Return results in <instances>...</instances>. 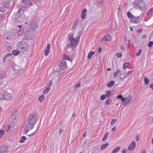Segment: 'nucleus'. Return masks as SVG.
I'll return each instance as SVG.
<instances>
[{"label":"nucleus","instance_id":"nucleus-1","mask_svg":"<svg viewBox=\"0 0 153 153\" xmlns=\"http://www.w3.org/2000/svg\"><path fill=\"white\" fill-rule=\"evenodd\" d=\"M146 4L144 2L141 0H136L133 2V7L136 9L141 10L144 9Z\"/></svg>","mask_w":153,"mask_h":153},{"label":"nucleus","instance_id":"nucleus-2","mask_svg":"<svg viewBox=\"0 0 153 153\" xmlns=\"http://www.w3.org/2000/svg\"><path fill=\"white\" fill-rule=\"evenodd\" d=\"M36 117L34 114H29L27 118V123L35 125L36 123Z\"/></svg>","mask_w":153,"mask_h":153},{"label":"nucleus","instance_id":"nucleus-3","mask_svg":"<svg viewBox=\"0 0 153 153\" xmlns=\"http://www.w3.org/2000/svg\"><path fill=\"white\" fill-rule=\"evenodd\" d=\"M69 41L71 43L70 46L71 45L75 46L77 45L78 43V40L77 38H74L73 36H71L68 38Z\"/></svg>","mask_w":153,"mask_h":153},{"label":"nucleus","instance_id":"nucleus-4","mask_svg":"<svg viewBox=\"0 0 153 153\" xmlns=\"http://www.w3.org/2000/svg\"><path fill=\"white\" fill-rule=\"evenodd\" d=\"M31 4V0H22L21 5L23 8H26L30 7Z\"/></svg>","mask_w":153,"mask_h":153},{"label":"nucleus","instance_id":"nucleus-5","mask_svg":"<svg viewBox=\"0 0 153 153\" xmlns=\"http://www.w3.org/2000/svg\"><path fill=\"white\" fill-rule=\"evenodd\" d=\"M35 124L28 123L26 125L24 128V132L25 134H27V133L30 130L32 129L34 127Z\"/></svg>","mask_w":153,"mask_h":153},{"label":"nucleus","instance_id":"nucleus-6","mask_svg":"<svg viewBox=\"0 0 153 153\" xmlns=\"http://www.w3.org/2000/svg\"><path fill=\"white\" fill-rule=\"evenodd\" d=\"M59 68L65 69L67 67V64L66 61L64 59H62L59 65Z\"/></svg>","mask_w":153,"mask_h":153},{"label":"nucleus","instance_id":"nucleus-7","mask_svg":"<svg viewBox=\"0 0 153 153\" xmlns=\"http://www.w3.org/2000/svg\"><path fill=\"white\" fill-rule=\"evenodd\" d=\"M136 146V143L133 141L131 142V144L129 145L128 147V149L129 151H131L133 150Z\"/></svg>","mask_w":153,"mask_h":153},{"label":"nucleus","instance_id":"nucleus-8","mask_svg":"<svg viewBox=\"0 0 153 153\" xmlns=\"http://www.w3.org/2000/svg\"><path fill=\"white\" fill-rule=\"evenodd\" d=\"M140 21V17L139 16L137 17H133L131 19L130 21L131 23H138Z\"/></svg>","mask_w":153,"mask_h":153},{"label":"nucleus","instance_id":"nucleus-9","mask_svg":"<svg viewBox=\"0 0 153 153\" xmlns=\"http://www.w3.org/2000/svg\"><path fill=\"white\" fill-rule=\"evenodd\" d=\"M20 49L22 52H26L27 51L29 48V47L27 45H25L24 46H21Z\"/></svg>","mask_w":153,"mask_h":153},{"label":"nucleus","instance_id":"nucleus-10","mask_svg":"<svg viewBox=\"0 0 153 153\" xmlns=\"http://www.w3.org/2000/svg\"><path fill=\"white\" fill-rule=\"evenodd\" d=\"M50 48V45L49 44H48L45 50V56H47L48 55L49 52Z\"/></svg>","mask_w":153,"mask_h":153},{"label":"nucleus","instance_id":"nucleus-11","mask_svg":"<svg viewBox=\"0 0 153 153\" xmlns=\"http://www.w3.org/2000/svg\"><path fill=\"white\" fill-rule=\"evenodd\" d=\"M124 102H126V103H128L132 100V97L131 95H128L127 97L124 98Z\"/></svg>","mask_w":153,"mask_h":153},{"label":"nucleus","instance_id":"nucleus-12","mask_svg":"<svg viewBox=\"0 0 153 153\" xmlns=\"http://www.w3.org/2000/svg\"><path fill=\"white\" fill-rule=\"evenodd\" d=\"M4 99L5 100H9L11 98V95L10 94L7 92H5L4 94Z\"/></svg>","mask_w":153,"mask_h":153},{"label":"nucleus","instance_id":"nucleus-13","mask_svg":"<svg viewBox=\"0 0 153 153\" xmlns=\"http://www.w3.org/2000/svg\"><path fill=\"white\" fill-rule=\"evenodd\" d=\"M0 153H7V148L4 147H0Z\"/></svg>","mask_w":153,"mask_h":153},{"label":"nucleus","instance_id":"nucleus-14","mask_svg":"<svg viewBox=\"0 0 153 153\" xmlns=\"http://www.w3.org/2000/svg\"><path fill=\"white\" fill-rule=\"evenodd\" d=\"M86 9H83L82 11L81 15V17L82 19H84L85 18L86 16L85 13L86 12Z\"/></svg>","mask_w":153,"mask_h":153},{"label":"nucleus","instance_id":"nucleus-15","mask_svg":"<svg viewBox=\"0 0 153 153\" xmlns=\"http://www.w3.org/2000/svg\"><path fill=\"white\" fill-rule=\"evenodd\" d=\"M111 38L110 35H105L102 39L103 41H109Z\"/></svg>","mask_w":153,"mask_h":153},{"label":"nucleus","instance_id":"nucleus-16","mask_svg":"<svg viewBox=\"0 0 153 153\" xmlns=\"http://www.w3.org/2000/svg\"><path fill=\"white\" fill-rule=\"evenodd\" d=\"M30 27L33 28H36L38 27V25L36 22H31L30 24Z\"/></svg>","mask_w":153,"mask_h":153},{"label":"nucleus","instance_id":"nucleus-17","mask_svg":"<svg viewBox=\"0 0 153 153\" xmlns=\"http://www.w3.org/2000/svg\"><path fill=\"white\" fill-rule=\"evenodd\" d=\"M128 76V75L125 74L124 75L122 74H119L118 77L119 78L121 79H124L125 78L127 77Z\"/></svg>","mask_w":153,"mask_h":153},{"label":"nucleus","instance_id":"nucleus-18","mask_svg":"<svg viewBox=\"0 0 153 153\" xmlns=\"http://www.w3.org/2000/svg\"><path fill=\"white\" fill-rule=\"evenodd\" d=\"M18 20L19 22L24 21V17L23 15H22L19 16L18 19Z\"/></svg>","mask_w":153,"mask_h":153},{"label":"nucleus","instance_id":"nucleus-19","mask_svg":"<svg viewBox=\"0 0 153 153\" xmlns=\"http://www.w3.org/2000/svg\"><path fill=\"white\" fill-rule=\"evenodd\" d=\"M114 82L113 81H111L107 85V86L108 87H111L114 85Z\"/></svg>","mask_w":153,"mask_h":153},{"label":"nucleus","instance_id":"nucleus-20","mask_svg":"<svg viewBox=\"0 0 153 153\" xmlns=\"http://www.w3.org/2000/svg\"><path fill=\"white\" fill-rule=\"evenodd\" d=\"M44 99V95H42L39 97L38 100L40 102H42Z\"/></svg>","mask_w":153,"mask_h":153},{"label":"nucleus","instance_id":"nucleus-21","mask_svg":"<svg viewBox=\"0 0 153 153\" xmlns=\"http://www.w3.org/2000/svg\"><path fill=\"white\" fill-rule=\"evenodd\" d=\"M120 73V71L119 69H118L116 72H114V76L115 78H116L118 75Z\"/></svg>","mask_w":153,"mask_h":153},{"label":"nucleus","instance_id":"nucleus-22","mask_svg":"<svg viewBox=\"0 0 153 153\" xmlns=\"http://www.w3.org/2000/svg\"><path fill=\"white\" fill-rule=\"evenodd\" d=\"M120 148L119 146H117L115 148L113 151H112V153H115L117 152H118L120 150Z\"/></svg>","mask_w":153,"mask_h":153},{"label":"nucleus","instance_id":"nucleus-23","mask_svg":"<svg viewBox=\"0 0 153 153\" xmlns=\"http://www.w3.org/2000/svg\"><path fill=\"white\" fill-rule=\"evenodd\" d=\"M117 97L118 99H121L122 102L123 103H124V98H123L122 97V96L120 94L118 95L117 96Z\"/></svg>","mask_w":153,"mask_h":153},{"label":"nucleus","instance_id":"nucleus-24","mask_svg":"<svg viewBox=\"0 0 153 153\" xmlns=\"http://www.w3.org/2000/svg\"><path fill=\"white\" fill-rule=\"evenodd\" d=\"M63 59H64L65 61L66 60H67L69 61H71L70 57L66 55L65 54L63 55Z\"/></svg>","mask_w":153,"mask_h":153},{"label":"nucleus","instance_id":"nucleus-25","mask_svg":"<svg viewBox=\"0 0 153 153\" xmlns=\"http://www.w3.org/2000/svg\"><path fill=\"white\" fill-rule=\"evenodd\" d=\"M26 138H27L25 136H22L21 138V140L19 141V143H21L24 142Z\"/></svg>","mask_w":153,"mask_h":153},{"label":"nucleus","instance_id":"nucleus-26","mask_svg":"<svg viewBox=\"0 0 153 153\" xmlns=\"http://www.w3.org/2000/svg\"><path fill=\"white\" fill-rule=\"evenodd\" d=\"M19 53V51L14 50L12 51V54L14 56H15L18 54Z\"/></svg>","mask_w":153,"mask_h":153},{"label":"nucleus","instance_id":"nucleus-27","mask_svg":"<svg viewBox=\"0 0 153 153\" xmlns=\"http://www.w3.org/2000/svg\"><path fill=\"white\" fill-rule=\"evenodd\" d=\"M94 54V53L93 52V51H90V52L88 54V58L89 59H90L92 55Z\"/></svg>","mask_w":153,"mask_h":153},{"label":"nucleus","instance_id":"nucleus-28","mask_svg":"<svg viewBox=\"0 0 153 153\" xmlns=\"http://www.w3.org/2000/svg\"><path fill=\"white\" fill-rule=\"evenodd\" d=\"M108 143H106L105 144H103L102 145L101 147V149L102 150H104L105 149L106 147H107V146H108Z\"/></svg>","mask_w":153,"mask_h":153},{"label":"nucleus","instance_id":"nucleus-29","mask_svg":"<svg viewBox=\"0 0 153 153\" xmlns=\"http://www.w3.org/2000/svg\"><path fill=\"white\" fill-rule=\"evenodd\" d=\"M5 76V73L4 72H0V78H2Z\"/></svg>","mask_w":153,"mask_h":153},{"label":"nucleus","instance_id":"nucleus-30","mask_svg":"<svg viewBox=\"0 0 153 153\" xmlns=\"http://www.w3.org/2000/svg\"><path fill=\"white\" fill-rule=\"evenodd\" d=\"M127 15L129 18L131 19L134 17L133 15L129 11L127 12Z\"/></svg>","mask_w":153,"mask_h":153},{"label":"nucleus","instance_id":"nucleus-31","mask_svg":"<svg viewBox=\"0 0 153 153\" xmlns=\"http://www.w3.org/2000/svg\"><path fill=\"white\" fill-rule=\"evenodd\" d=\"M109 134V133L108 132H107L106 134L103 137L102 139V140L104 141L105 140L107 137V136H108Z\"/></svg>","mask_w":153,"mask_h":153},{"label":"nucleus","instance_id":"nucleus-32","mask_svg":"<svg viewBox=\"0 0 153 153\" xmlns=\"http://www.w3.org/2000/svg\"><path fill=\"white\" fill-rule=\"evenodd\" d=\"M50 89V88L48 87L44 90L43 91V93L45 94L47 93L49 91Z\"/></svg>","mask_w":153,"mask_h":153},{"label":"nucleus","instance_id":"nucleus-33","mask_svg":"<svg viewBox=\"0 0 153 153\" xmlns=\"http://www.w3.org/2000/svg\"><path fill=\"white\" fill-rule=\"evenodd\" d=\"M112 100L111 99H107L105 101V103L106 105H108L111 103Z\"/></svg>","mask_w":153,"mask_h":153},{"label":"nucleus","instance_id":"nucleus-34","mask_svg":"<svg viewBox=\"0 0 153 153\" xmlns=\"http://www.w3.org/2000/svg\"><path fill=\"white\" fill-rule=\"evenodd\" d=\"M111 91H107L105 92V95L107 97H110L111 95Z\"/></svg>","mask_w":153,"mask_h":153},{"label":"nucleus","instance_id":"nucleus-35","mask_svg":"<svg viewBox=\"0 0 153 153\" xmlns=\"http://www.w3.org/2000/svg\"><path fill=\"white\" fill-rule=\"evenodd\" d=\"M117 121V120L116 119H113L110 123L111 125H113Z\"/></svg>","mask_w":153,"mask_h":153},{"label":"nucleus","instance_id":"nucleus-36","mask_svg":"<svg viewBox=\"0 0 153 153\" xmlns=\"http://www.w3.org/2000/svg\"><path fill=\"white\" fill-rule=\"evenodd\" d=\"M142 52L141 49H139L137 53H136V55L137 56H140Z\"/></svg>","mask_w":153,"mask_h":153},{"label":"nucleus","instance_id":"nucleus-37","mask_svg":"<svg viewBox=\"0 0 153 153\" xmlns=\"http://www.w3.org/2000/svg\"><path fill=\"white\" fill-rule=\"evenodd\" d=\"M129 64V63H128V62H126V63H125L124 64L123 66V68L124 69L126 68H127Z\"/></svg>","mask_w":153,"mask_h":153},{"label":"nucleus","instance_id":"nucleus-38","mask_svg":"<svg viewBox=\"0 0 153 153\" xmlns=\"http://www.w3.org/2000/svg\"><path fill=\"white\" fill-rule=\"evenodd\" d=\"M4 93H0V100H3L4 99Z\"/></svg>","mask_w":153,"mask_h":153},{"label":"nucleus","instance_id":"nucleus-39","mask_svg":"<svg viewBox=\"0 0 153 153\" xmlns=\"http://www.w3.org/2000/svg\"><path fill=\"white\" fill-rule=\"evenodd\" d=\"M153 45V42L152 41H150L148 43V46L149 47H151Z\"/></svg>","mask_w":153,"mask_h":153},{"label":"nucleus","instance_id":"nucleus-40","mask_svg":"<svg viewBox=\"0 0 153 153\" xmlns=\"http://www.w3.org/2000/svg\"><path fill=\"white\" fill-rule=\"evenodd\" d=\"M81 84V82H79L77 84H76L75 86L74 87V88L75 89H76V88H79Z\"/></svg>","mask_w":153,"mask_h":153},{"label":"nucleus","instance_id":"nucleus-41","mask_svg":"<svg viewBox=\"0 0 153 153\" xmlns=\"http://www.w3.org/2000/svg\"><path fill=\"white\" fill-rule=\"evenodd\" d=\"M53 81L52 80H50L49 82L48 87L50 88L51 86L52 85L53 83Z\"/></svg>","mask_w":153,"mask_h":153},{"label":"nucleus","instance_id":"nucleus-42","mask_svg":"<svg viewBox=\"0 0 153 153\" xmlns=\"http://www.w3.org/2000/svg\"><path fill=\"white\" fill-rule=\"evenodd\" d=\"M5 7L7 8H8L10 6V3L9 2H6L5 4Z\"/></svg>","mask_w":153,"mask_h":153},{"label":"nucleus","instance_id":"nucleus-43","mask_svg":"<svg viewBox=\"0 0 153 153\" xmlns=\"http://www.w3.org/2000/svg\"><path fill=\"white\" fill-rule=\"evenodd\" d=\"M134 71V70H129L128 71L126 74V75H128V76L129 75L131 74Z\"/></svg>","mask_w":153,"mask_h":153},{"label":"nucleus","instance_id":"nucleus-44","mask_svg":"<svg viewBox=\"0 0 153 153\" xmlns=\"http://www.w3.org/2000/svg\"><path fill=\"white\" fill-rule=\"evenodd\" d=\"M106 96L105 95H102L100 97V99L103 100L106 98Z\"/></svg>","mask_w":153,"mask_h":153},{"label":"nucleus","instance_id":"nucleus-45","mask_svg":"<svg viewBox=\"0 0 153 153\" xmlns=\"http://www.w3.org/2000/svg\"><path fill=\"white\" fill-rule=\"evenodd\" d=\"M144 82L145 84L147 85L149 82V80L146 79V78H144Z\"/></svg>","mask_w":153,"mask_h":153},{"label":"nucleus","instance_id":"nucleus-46","mask_svg":"<svg viewBox=\"0 0 153 153\" xmlns=\"http://www.w3.org/2000/svg\"><path fill=\"white\" fill-rule=\"evenodd\" d=\"M4 133V131L3 130H0V138L3 135Z\"/></svg>","mask_w":153,"mask_h":153},{"label":"nucleus","instance_id":"nucleus-47","mask_svg":"<svg viewBox=\"0 0 153 153\" xmlns=\"http://www.w3.org/2000/svg\"><path fill=\"white\" fill-rule=\"evenodd\" d=\"M116 56H117V58H119L122 56V54L120 53H117L116 54Z\"/></svg>","mask_w":153,"mask_h":153},{"label":"nucleus","instance_id":"nucleus-48","mask_svg":"<svg viewBox=\"0 0 153 153\" xmlns=\"http://www.w3.org/2000/svg\"><path fill=\"white\" fill-rule=\"evenodd\" d=\"M152 10L151 9H150L147 12V13H146L147 15L148 16L152 12Z\"/></svg>","mask_w":153,"mask_h":153},{"label":"nucleus","instance_id":"nucleus-49","mask_svg":"<svg viewBox=\"0 0 153 153\" xmlns=\"http://www.w3.org/2000/svg\"><path fill=\"white\" fill-rule=\"evenodd\" d=\"M18 68L19 67L17 66L16 65L13 68V69L14 70V72L15 73L17 72V70L16 69V68Z\"/></svg>","mask_w":153,"mask_h":153},{"label":"nucleus","instance_id":"nucleus-50","mask_svg":"<svg viewBox=\"0 0 153 153\" xmlns=\"http://www.w3.org/2000/svg\"><path fill=\"white\" fill-rule=\"evenodd\" d=\"M15 113H18V112L17 111H14V113L13 114L12 116V118H15V115H14V114H15Z\"/></svg>","mask_w":153,"mask_h":153},{"label":"nucleus","instance_id":"nucleus-51","mask_svg":"<svg viewBox=\"0 0 153 153\" xmlns=\"http://www.w3.org/2000/svg\"><path fill=\"white\" fill-rule=\"evenodd\" d=\"M63 131V130L62 129H60L59 131V135H61V134H62V132Z\"/></svg>","mask_w":153,"mask_h":153},{"label":"nucleus","instance_id":"nucleus-52","mask_svg":"<svg viewBox=\"0 0 153 153\" xmlns=\"http://www.w3.org/2000/svg\"><path fill=\"white\" fill-rule=\"evenodd\" d=\"M11 54L10 53H7L6 54L5 56L7 57L8 56H11Z\"/></svg>","mask_w":153,"mask_h":153},{"label":"nucleus","instance_id":"nucleus-53","mask_svg":"<svg viewBox=\"0 0 153 153\" xmlns=\"http://www.w3.org/2000/svg\"><path fill=\"white\" fill-rule=\"evenodd\" d=\"M126 149H123L122 152V153H126Z\"/></svg>","mask_w":153,"mask_h":153},{"label":"nucleus","instance_id":"nucleus-54","mask_svg":"<svg viewBox=\"0 0 153 153\" xmlns=\"http://www.w3.org/2000/svg\"><path fill=\"white\" fill-rule=\"evenodd\" d=\"M150 88H151L153 90V83L151 84L149 86Z\"/></svg>","mask_w":153,"mask_h":153},{"label":"nucleus","instance_id":"nucleus-55","mask_svg":"<svg viewBox=\"0 0 153 153\" xmlns=\"http://www.w3.org/2000/svg\"><path fill=\"white\" fill-rule=\"evenodd\" d=\"M76 24H75L74 23L72 27V29H74L75 27H76Z\"/></svg>","mask_w":153,"mask_h":153},{"label":"nucleus","instance_id":"nucleus-56","mask_svg":"<svg viewBox=\"0 0 153 153\" xmlns=\"http://www.w3.org/2000/svg\"><path fill=\"white\" fill-rule=\"evenodd\" d=\"M146 151L145 150H142L141 151L140 153H146Z\"/></svg>","mask_w":153,"mask_h":153},{"label":"nucleus","instance_id":"nucleus-57","mask_svg":"<svg viewBox=\"0 0 153 153\" xmlns=\"http://www.w3.org/2000/svg\"><path fill=\"white\" fill-rule=\"evenodd\" d=\"M7 57H6V56H4V57L3 58V61L5 62L6 58H7Z\"/></svg>","mask_w":153,"mask_h":153},{"label":"nucleus","instance_id":"nucleus-58","mask_svg":"<svg viewBox=\"0 0 153 153\" xmlns=\"http://www.w3.org/2000/svg\"><path fill=\"white\" fill-rule=\"evenodd\" d=\"M116 128V127L115 126H114L113 128H112L111 129L112 131H114L115 129Z\"/></svg>","mask_w":153,"mask_h":153},{"label":"nucleus","instance_id":"nucleus-59","mask_svg":"<svg viewBox=\"0 0 153 153\" xmlns=\"http://www.w3.org/2000/svg\"><path fill=\"white\" fill-rule=\"evenodd\" d=\"M135 139L136 141H138L139 139V137L137 135Z\"/></svg>","mask_w":153,"mask_h":153},{"label":"nucleus","instance_id":"nucleus-60","mask_svg":"<svg viewBox=\"0 0 153 153\" xmlns=\"http://www.w3.org/2000/svg\"><path fill=\"white\" fill-rule=\"evenodd\" d=\"M24 43H25V42H24L23 41H22V42H20V44L21 45H23V44H24Z\"/></svg>","mask_w":153,"mask_h":153},{"label":"nucleus","instance_id":"nucleus-61","mask_svg":"<svg viewBox=\"0 0 153 153\" xmlns=\"http://www.w3.org/2000/svg\"><path fill=\"white\" fill-rule=\"evenodd\" d=\"M35 132L36 131H35L33 133H32L31 134H30V135H28L27 136H32V135H33V134L35 133Z\"/></svg>","mask_w":153,"mask_h":153},{"label":"nucleus","instance_id":"nucleus-62","mask_svg":"<svg viewBox=\"0 0 153 153\" xmlns=\"http://www.w3.org/2000/svg\"><path fill=\"white\" fill-rule=\"evenodd\" d=\"M98 51H99V53H101V48H99V49H98Z\"/></svg>","mask_w":153,"mask_h":153},{"label":"nucleus","instance_id":"nucleus-63","mask_svg":"<svg viewBox=\"0 0 153 153\" xmlns=\"http://www.w3.org/2000/svg\"><path fill=\"white\" fill-rule=\"evenodd\" d=\"M3 16V14L0 13V18L2 17Z\"/></svg>","mask_w":153,"mask_h":153},{"label":"nucleus","instance_id":"nucleus-64","mask_svg":"<svg viewBox=\"0 0 153 153\" xmlns=\"http://www.w3.org/2000/svg\"><path fill=\"white\" fill-rule=\"evenodd\" d=\"M75 116V113H73V114H72V117H74Z\"/></svg>","mask_w":153,"mask_h":153}]
</instances>
